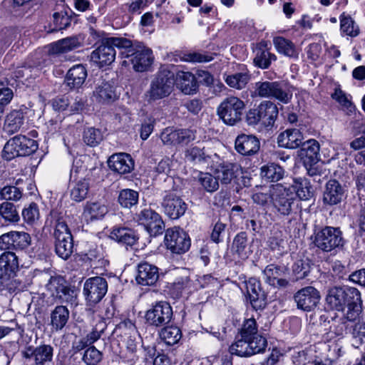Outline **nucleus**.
Here are the masks:
<instances>
[{
	"label": "nucleus",
	"instance_id": "1",
	"mask_svg": "<svg viewBox=\"0 0 365 365\" xmlns=\"http://www.w3.org/2000/svg\"><path fill=\"white\" fill-rule=\"evenodd\" d=\"M130 40L123 37H110L103 40L101 44L91 55V60L100 67L109 66L115 58V47L124 51L130 46Z\"/></svg>",
	"mask_w": 365,
	"mask_h": 365
},
{
	"label": "nucleus",
	"instance_id": "2",
	"mask_svg": "<svg viewBox=\"0 0 365 365\" xmlns=\"http://www.w3.org/2000/svg\"><path fill=\"white\" fill-rule=\"evenodd\" d=\"M130 46L120 52L123 58H129L133 68L137 72L147 71L153 62L152 51L139 42L133 43L130 40Z\"/></svg>",
	"mask_w": 365,
	"mask_h": 365
},
{
	"label": "nucleus",
	"instance_id": "3",
	"mask_svg": "<svg viewBox=\"0 0 365 365\" xmlns=\"http://www.w3.org/2000/svg\"><path fill=\"white\" fill-rule=\"evenodd\" d=\"M175 86L174 75L166 70L158 72L151 79L147 91L149 101H155L170 95Z\"/></svg>",
	"mask_w": 365,
	"mask_h": 365
},
{
	"label": "nucleus",
	"instance_id": "4",
	"mask_svg": "<svg viewBox=\"0 0 365 365\" xmlns=\"http://www.w3.org/2000/svg\"><path fill=\"white\" fill-rule=\"evenodd\" d=\"M270 197L274 207L282 215H291L297 206L294 192L291 187H284L281 184H277L272 187Z\"/></svg>",
	"mask_w": 365,
	"mask_h": 365
},
{
	"label": "nucleus",
	"instance_id": "5",
	"mask_svg": "<svg viewBox=\"0 0 365 365\" xmlns=\"http://www.w3.org/2000/svg\"><path fill=\"white\" fill-rule=\"evenodd\" d=\"M245 104L242 100L236 96L225 98L217 108V113L224 123L234 125L242 120Z\"/></svg>",
	"mask_w": 365,
	"mask_h": 365
},
{
	"label": "nucleus",
	"instance_id": "6",
	"mask_svg": "<svg viewBox=\"0 0 365 365\" xmlns=\"http://www.w3.org/2000/svg\"><path fill=\"white\" fill-rule=\"evenodd\" d=\"M37 149L38 143L36 140L19 135L8 140L4 147L2 156L10 160L16 157L30 155Z\"/></svg>",
	"mask_w": 365,
	"mask_h": 365
},
{
	"label": "nucleus",
	"instance_id": "7",
	"mask_svg": "<svg viewBox=\"0 0 365 365\" xmlns=\"http://www.w3.org/2000/svg\"><path fill=\"white\" fill-rule=\"evenodd\" d=\"M55 250L58 257L67 259L73 253V237L66 220L63 217L56 220L55 230Z\"/></svg>",
	"mask_w": 365,
	"mask_h": 365
},
{
	"label": "nucleus",
	"instance_id": "8",
	"mask_svg": "<svg viewBox=\"0 0 365 365\" xmlns=\"http://www.w3.org/2000/svg\"><path fill=\"white\" fill-rule=\"evenodd\" d=\"M314 243L323 252H328L342 247L345 240L339 227L325 226L316 232Z\"/></svg>",
	"mask_w": 365,
	"mask_h": 365
},
{
	"label": "nucleus",
	"instance_id": "9",
	"mask_svg": "<svg viewBox=\"0 0 365 365\" xmlns=\"http://www.w3.org/2000/svg\"><path fill=\"white\" fill-rule=\"evenodd\" d=\"M173 308L165 301H160L153 304L145 312L146 323L154 327H160L168 324L173 319Z\"/></svg>",
	"mask_w": 365,
	"mask_h": 365
},
{
	"label": "nucleus",
	"instance_id": "10",
	"mask_svg": "<svg viewBox=\"0 0 365 365\" xmlns=\"http://www.w3.org/2000/svg\"><path fill=\"white\" fill-rule=\"evenodd\" d=\"M255 93L263 98H274L283 103H288L292 97V92L277 81L257 82Z\"/></svg>",
	"mask_w": 365,
	"mask_h": 365
},
{
	"label": "nucleus",
	"instance_id": "11",
	"mask_svg": "<svg viewBox=\"0 0 365 365\" xmlns=\"http://www.w3.org/2000/svg\"><path fill=\"white\" fill-rule=\"evenodd\" d=\"M46 289L60 303L73 304L76 300L75 290L68 286L66 280L60 276L51 277L46 284Z\"/></svg>",
	"mask_w": 365,
	"mask_h": 365
},
{
	"label": "nucleus",
	"instance_id": "12",
	"mask_svg": "<svg viewBox=\"0 0 365 365\" xmlns=\"http://www.w3.org/2000/svg\"><path fill=\"white\" fill-rule=\"evenodd\" d=\"M108 291V283L105 278L93 277L87 279L83 284V293L86 302L90 304L98 303Z\"/></svg>",
	"mask_w": 365,
	"mask_h": 365
},
{
	"label": "nucleus",
	"instance_id": "13",
	"mask_svg": "<svg viewBox=\"0 0 365 365\" xmlns=\"http://www.w3.org/2000/svg\"><path fill=\"white\" fill-rule=\"evenodd\" d=\"M345 296L343 297V312L346 307L345 317L349 321L356 320L362 311V302L359 291L351 287H344Z\"/></svg>",
	"mask_w": 365,
	"mask_h": 365
},
{
	"label": "nucleus",
	"instance_id": "14",
	"mask_svg": "<svg viewBox=\"0 0 365 365\" xmlns=\"http://www.w3.org/2000/svg\"><path fill=\"white\" fill-rule=\"evenodd\" d=\"M165 244L172 252L182 254L189 250L190 240L182 230L175 227L166 230Z\"/></svg>",
	"mask_w": 365,
	"mask_h": 365
},
{
	"label": "nucleus",
	"instance_id": "15",
	"mask_svg": "<svg viewBox=\"0 0 365 365\" xmlns=\"http://www.w3.org/2000/svg\"><path fill=\"white\" fill-rule=\"evenodd\" d=\"M161 206L164 213L173 220L182 216L187 208L185 201L174 191L165 192Z\"/></svg>",
	"mask_w": 365,
	"mask_h": 365
},
{
	"label": "nucleus",
	"instance_id": "16",
	"mask_svg": "<svg viewBox=\"0 0 365 365\" xmlns=\"http://www.w3.org/2000/svg\"><path fill=\"white\" fill-rule=\"evenodd\" d=\"M136 220L145 227L150 235H160L165 230V224L160 215L150 208H145L137 214Z\"/></svg>",
	"mask_w": 365,
	"mask_h": 365
},
{
	"label": "nucleus",
	"instance_id": "17",
	"mask_svg": "<svg viewBox=\"0 0 365 365\" xmlns=\"http://www.w3.org/2000/svg\"><path fill=\"white\" fill-rule=\"evenodd\" d=\"M31 242L30 235L25 232L11 231L0 236V249L6 250L11 248L25 250Z\"/></svg>",
	"mask_w": 365,
	"mask_h": 365
},
{
	"label": "nucleus",
	"instance_id": "18",
	"mask_svg": "<svg viewBox=\"0 0 365 365\" xmlns=\"http://www.w3.org/2000/svg\"><path fill=\"white\" fill-rule=\"evenodd\" d=\"M319 292L312 286L299 289L294 296L298 309L305 312L314 310L320 301Z\"/></svg>",
	"mask_w": 365,
	"mask_h": 365
},
{
	"label": "nucleus",
	"instance_id": "19",
	"mask_svg": "<svg viewBox=\"0 0 365 365\" xmlns=\"http://www.w3.org/2000/svg\"><path fill=\"white\" fill-rule=\"evenodd\" d=\"M250 304L255 310L263 309L267 305V294L256 278H250L246 283Z\"/></svg>",
	"mask_w": 365,
	"mask_h": 365
},
{
	"label": "nucleus",
	"instance_id": "20",
	"mask_svg": "<svg viewBox=\"0 0 365 365\" xmlns=\"http://www.w3.org/2000/svg\"><path fill=\"white\" fill-rule=\"evenodd\" d=\"M19 259L13 252H4L0 255V279L6 281L15 276L19 270Z\"/></svg>",
	"mask_w": 365,
	"mask_h": 365
},
{
	"label": "nucleus",
	"instance_id": "21",
	"mask_svg": "<svg viewBox=\"0 0 365 365\" xmlns=\"http://www.w3.org/2000/svg\"><path fill=\"white\" fill-rule=\"evenodd\" d=\"M260 148L259 139L253 135L241 134L235 141V148L237 153L242 155H252L256 154Z\"/></svg>",
	"mask_w": 365,
	"mask_h": 365
},
{
	"label": "nucleus",
	"instance_id": "22",
	"mask_svg": "<svg viewBox=\"0 0 365 365\" xmlns=\"http://www.w3.org/2000/svg\"><path fill=\"white\" fill-rule=\"evenodd\" d=\"M159 278L158 268L148 262L140 263L138 266L135 280L142 286L154 285Z\"/></svg>",
	"mask_w": 365,
	"mask_h": 365
},
{
	"label": "nucleus",
	"instance_id": "23",
	"mask_svg": "<svg viewBox=\"0 0 365 365\" xmlns=\"http://www.w3.org/2000/svg\"><path fill=\"white\" fill-rule=\"evenodd\" d=\"M109 168L119 173L126 174L131 172L134 168V161L129 154L120 153L112 155L108 160Z\"/></svg>",
	"mask_w": 365,
	"mask_h": 365
},
{
	"label": "nucleus",
	"instance_id": "24",
	"mask_svg": "<svg viewBox=\"0 0 365 365\" xmlns=\"http://www.w3.org/2000/svg\"><path fill=\"white\" fill-rule=\"evenodd\" d=\"M299 150V156L303 160L305 165H316L319 160V144L314 139L302 143Z\"/></svg>",
	"mask_w": 365,
	"mask_h": 365
},
{
	"label": "nucleus",
	"instance_id": "25",
	"mask_svg": "<svg viewBox=\"0 0 365 365\" xmlns=\"http://www.w3.org/2000/svg\"><path fill=\"white\" fill-rule=\"evenodd\" d=\"M344 197V189L336 180H330L326 184L324 192V201L325 203L334 205L341 202Z\"/></svg>",
	"mask_w": 365,
	"mask_h": 365
},
{
	"label": "nucleus",
	"instance_id": "26",
	"mask_svg": "<svg viewBox=\"0 0 365 365\" xmlns=\"http://www.w3.org/2000/svg\"><path fill=\"white\" fill-rule=\"evenodd\" d=\"M302 140L303 135L299 130L287 129L278 135L277 143L279 147L294 149L302 144Z\"/></svg>",
	"mask_w": 365,
	"mask_h": 365
},
{
	"label": "nucleus",
	"instance_id": "27",
	"mask_svg": "<svg viewBox=\"0 0 365 365\" xmlns=\"http://www.w3.org/2000/svg\"><path fill=\"white\" fill-rule=\"evenodd\" d=\"M262 124L267 129L272 128L277 118L279 110L277 105L269 101L262 102L259 105Z\"/></svg>",
	"mask_w": 365,
	"mask_h": 365
},
{
	"label": "nucleus",
	"instance_id": "28",
	"mask_svg": "<svg viewBox=\"0 0 365 365\" xmlns=\"http://www.w3.org/2000/svg\"><path fill=\"white\" fill-rule=\"evenodd\" d=\"M81 46V42L77 36L67 37L57 41L49 45L50 55H59L69 52Z\"/></svg>",
	"mask_w": 365,
	"mask_h": 365
},
{
	"label": "nucleus",
	"instance_id": "29",
	"mask_svg": "<svg viewBox=\"0 0 365 365\" xmlns=\"http://www.w3.org/2000/svg\"><path fill=\"white\" fill-rule=\"evenodd\" d=\"M87 71L84 66L78 64L71 68L66 77V83L71 88H78L85 82Z\"/></svg>",
	"mask_w": 365,
	"mask_h": 365
},
{
	"label": "nucleus",
	"instance_id": "30",
	"mask_svg": "<svg viewBox=\"0 0 365 365\" xmlns=\"http://www.w3.org/2000/svg\"><path fill=\"white\" fill-rule=\"evenodd\" d=\"M110 237L118 243L128 246L133 245L138 240V237L135 232L133 230L125 227H113L110 232Z\"/></svg>",
	"mask_w": 365,
	"mask_h": 365
},
{
	"label": "nucleus",
	"instance_id": "31",
	"mask_svg": "<svg viewBox=\"0 0 365 365\" xmlns=\"http://www.w3.org/2000/svg\"><path fill=\"white\" fill-rule=\"evenodd\" d=\"M178 87L182 93L190 95L195 93L198 85L195 76L190 72L181 71L178 73Z\"/></svg>",
	"mask_w": 365,
	"mask_h": 365
},
{
	"label": "nucleus",
	"instance_id": "32",
	"mask_svg": "<svg viewBox=\"0 0 365 365\" xmlns=\"http://www.w3.org/2000/svg\"><path fill=\"white\" fill-rule=\"evenodd\" d=\"M238 170V165L231 163L220 164L215 169V174L217 180L222 184H230L236 177V172Z\"/></svg>",
	"mask_w": 365,
	"mask_h": 365
},
{
	"label": "nucleus",
	"instance_id": "33",
	"mask_svg": "<svg viewBox=\"0 0 365 365\" xmlns=\"http://www.w3.org/2000/svg\"><path fill=\"white\" fill-rule=\"evenodd\" d=\"M93 98L99 103H109L116 99V94L110 83L102 82L93 91Z\"/></svg>",
	"mask_w": 365,
	"mask_h": 365
},
{
	"label": "nucleus",
	"instance_id": "34",
	"mask_svg": "<svg viewBox=\"0 0 365 365\" xmlns=\"http://www.w3.org/2000/svg\"><path fill=\"white\" fill-rule=\"evenodd\" d=\"M232 251L242 259L248 258L251 251L247 247V236L245 232H241L235 237Z\"/></svg>",
	"mask_w": 365,
	"mask_h": 365
},
{
	"label": "nucleus",
	"instance_id": "35",
	"mask_svg": "<svg viewBox=\"0 0 365 365\" xmlns=\"http://www.w3.org/2000/svg\"><path fill=\"white\" fill-rule=\"evenodd\" d=\"M284 174V169L275 163H269L260 168V176L267 182H277L282 179Z\"/></svg>",
	"mask_w": 365,
	"mask_h": 365
},
{
	"label": "nucleus",
	"instance_id": "36",
	"mask_svg": "<svg viewBox=\"0 0 365 365\" xmlns=\"http://www.w3.org/2000/svg\"><path fill=\"white\" fill-rule=\"evenodd\" d=\"M300 200H307L312 197L309 181L304 178L294 179L293 183L289 187Z\"/></svg>",
	"mask_w": 365,
	"mask_h": 365
},
{
	"label": "nucleus",
	"instance_id": "37",
	"mask_svg": "<svg viewBox=\"0 0 365 365\" xmlns=\"http://www.w3.org/2000/svg\"><path fill=\"white\" fill-rule=\"evenodd\" d=\"M343 288L344 287H334L329 289L326 302L331 309L343 312V297L345 296Z\"/></svg>",
	"mask_w": 365,
	"mask_h": 365
},
{
	"label": "nucleus",
	"instance_id": "38",
	"mask_svg": "<svg viewBox=\"0 0 365 365\" xmlns=\"http://www.w3.org/2000/svg\"><path fill=\"white\" fill-rule=\"evenodd\" d=\"M53 349L50 345H41L32 350L31 354L34 360L35 365H46L51 361Z\"/></svg>",
	"mask_w": 365,
	"mask_h": 365
},
{
	"label": "nucleus",
	"instance_id": "39",
	"mask_svg": "<svg viewBox=\"0 0 365 365\" xmlns=\"http://www.w3.org/2000/svg\"><path fill=\"white\" fill-rule=\"evenodd\" d=\"M263 273L266 277L267 282L272 286L284 287L288 284L286 279L280 277L282 275L281 269L274 264L267 265Z\"/></svg>",
	"mask_w": 365,
	"mask_h": 365
},
{
	"label": "nucleus",
	"instance_id": "40",
	"mask_svg": "<svg viewBox=\"0 0 365 365\" xmlns=\"http://www.w3.org/2000/svg\"><path fill=\"white\" fill-rule=\"evenodd\" d=\"M24 121V115L22 110L11 111L5 120L4 130L9 133H14L19 130Z\"/></svg>",
	"mask_w": 365,
	"mask_h": 365
},
{
	"label": "nucleus",
	"instance_id": "41",
	"mask_svg": "<svg viewBox=\"0 0 365 365\" xmlns=\"http://www.w3.org/2000/svg\"><path fill=\"white\" fill-rule=\"evenodd\" d=\"M69 318V311L66 306L59 305L51 314V325L55 329L60 330L66 324Z\"/></svg>",
	"mask_w": 365,
	"mask_h": 365
},
{
	"label": "nucleus",
	"instance_id": "42",
	"mask_svg": "<svg viewBox=\"0 0 365 365\" xmlns=\"http://www.w3.org/2000/svg\"><path fill=\"white\" fill-rule=\"evenodd\" d=\"M108 207L99 202H88L84 209V216L87 220L101 219L108 212Z\"/></svg>",
	"mask_w": 365,
	"mask_h": 365
},
{
	"label": "nucleus",
	"instance_id": "43",
	"mask_svg": "<svg viewBox=\"0 0 365 365\" xmlns=\"http://www.w3.org/2000/svg\"><path fill=\"white\" fill-rule=\"evenodd\" d=\"M273 43L279 53L289 57H297L298 54L295 46L291 41L281 36H277L274 38Z\"/></svg>",
	"mask_w": 365,
	"mask_h": 365
},
{
	"label": "nucleus",
	"instance_id": "44",
	"mask_svg": "<svg viewBox=\"0 0 365 365\" xmlns=\"http://www.w3.org/2000/svg\"><path fill=\"white\" fill-rule=\"evenodd\" d=\"M255 53V56L253 62L256 66L262 69L267 68L271 64L272 61L276 59L274 54L261 47L256 48Z\"/></svg>",
	"mask_w": 365,
	"mask_h": 365
},
{
	"label": "nucleus",
	"instance_id": "45",
	"mask_svg": "<svg viewBox=\"0 0 365 365\" xmlns=\"http://www.w3.org/2000/svg\"><path fill=\"white\" fill-rule=\"evenodd\" d=\"M160 331L161 339L168 345L177 344L182 337L181 330L176 326H164Z\"/></svg>",
	"mask_w": 365,
	"mask_h": 365
},
{
	"label": "nucleus",
	"instance_id": "46",
	"mask_svg": "<svg viewBox=\"0 0 365 365\" xmlns=\"http://www.w3.org/2000/svg\"><path fill=\"white\" fill-rule=\"evenodd\" d=\"M250 80V75L247 72H240L227 75L225 81L231 88L241 90L244 88Z\"/></svg>",
	"mask_w": 365,
	"mask_h": 365
},
{
	"label": "nucleus",
	"instance_id": "47",
	"mask_svg": "<svg viewBox=\"0 0 365 365\" xmlns=\"http://www.w3.org/2000/svg\"><path fill=\"white\" fill-rule=\"evenodd\" d=\"M139 194L137 191L131 189H123L120 191L118 201L121 207L131 208L137 205Z\"/></svg>",
	"mask_w": 365,
	"mask_h": 365
},
{
	"label": "nucleus",
	"instance_id": "48",
	"mask_svg": "<svg viewBox=\"0 0 365 365\" xmlns=\"http://www.w3.org/2000/svg\"><path fill=\"white\" fill-rule=\"evenodd\" d=\"M0 215L9 222H17L20 219L16 206L7 201L0 204Z\"/></svg>",
	"mask_w": 365,
	"mask_h": 365
},
{
	"label": "nucleus",
	"instance_id": "49",
	"mask_svg": "<svg viewBox=\"0 0 365 365\" xmlns=\"http://www.w3.org/2000/svg\"><path fill=\"white\" fill-rule=\"evenodd\" d=\"M230 352L231 354L242 357L252 356L248 339L241 337L240 339L237 340L230 346Z\"/></svg>",
	"mask_w": 365,
	"mask_h": 365
},
{
	"label": "nucleus",
	"instance_id": "50",
	"mask_svg": "<svg viewBox=\"0 0 365 365\" xmlns=\"http://www.w3.org/2000/svg\"><path fill=\"white\" fill-rule=\"evenodd\" d=\"M185 159L194 163H201L207 162L210 158L204 149H201L197 146L187 148L185 153Z\"/></svg>",
	"mask_w": 365,
	"mask_h": 365
},
{
	"label": "nucleus",
	"instance_id": "51",
	"mask_svg": "<svg viewBox=\"0 0 365 365\" xmlns=\"http://www.w3.org/2000/svg\"><path fill=\"white\" fill-rule=\"evenodd\" d=\"M89 187V182L87 180H79L71 189V197L76 202L83 200L88 195Z\"/></svg>",
	"mask_w": 365,
	"mask_h": 365
},
{
	"label": "nucleus",
	"instance_id": "52",
	"mask_svg": "<svg viewBox=\"0 0 365 365\" xmlns=\"http://www.w3.org/2000/svg\"><path fill=\"white\" fill-rule=\"evenodd\" d=\"M103 140V135L99 129L88 128L83 132V140L89 146L95 147Z\"/></svg>",
	"mask_w": 365,
	"mask_h": 365
},
{
	"label": "nucleus",
	"instance_id": "53",
	"mask_svg": "<svg viewBox=\"0 0 365 365\" xmlns=\"http://www.w3.org/2000/svg\"><path fill=\"white\" fill-rule=\"evenodd\" d=\"M198 180L203 188L209 192H215L219 187V183L217 177H213L210 173H200L198 178Z\"/></svg>",
	"mask_w": 365,
	"mask_h": 365
},
{
	"label": "nucleus",
	"instance_id": "54",
	"mask_svg": "<svg viewBox=\"0 0 365 365\" xmlns=\"http://www.w3.org/2000/svg\"><path fill=\"white\" fill-rule=\"evenodd\" d=\"M268 245L271 250L277 251L279 254L285 252L287 242L282 237L280 232H276L268 240Z\"/></svg>",
	"mask_w": 365,
	"mask_h": 365
},
{
	"label": "nucleus",
	"instance_id": "55",
	"mask_svg": "<svg viewBox=\"0 0 365 365\" xmlns=\"http://www.w3.org/2000/svg\"><path fill=\"white\" fill-rule=\"evenodd\" d=\"M252 355L262 352L267 346L266 339L260 334H257L248 339Z\"/></svg>",
	"mask_w": 365,
	"mask_h": 365
},
{
	"label": "nucleus",
	"instance_id": "56",
	"mask_svg": "<svg viewBox=\"0 0 365 365\" xmlns=\"http://www.w3.org/2000/svg\"><path fill=\"white\" fill-rule=\"evenodd\" d=\"M241 337L250 339L253 336L259 334L257 333V322L254 318H250L244 322L243 326L240 331Z\"/></svg>",
	"mask_w": 365,
	"mask_h": 365
},
{
	"label": "nucleus",
	"instance_id": "57",
	"mask_svg": "<svg viewBox=\"0 0 365 365\" xmlns=\"http://www.w3.org/2000/svg\"><path fill=\"white\" fill-rule=\"evenodd\" d=\"M101 359V352L95 346L88 348L83 356V360L87 365H96Z\"/></svg>",
	"mask_w": 365,
	"mask_h": 365
},
{
	"label": "nucleus",
	"instance_id": "58",
	"mask_svg": "<svg viewBox=\"0 0 365 365\" xmlns=\"http://www.w3.org/2000/svg\"><path fill=\"white\" fill-rule=\"evenodd\" d=\"M341 30L350 36H356L359 34V29L350 17H344L341 19Z\"/></svg>",
	"mask_w": 365,
	"mask_h": 365
},
{
	"label": "nucleus",
	"instance_id": "59",
	"mask_svg": "<svg viewBox=\"0 0 365 365\" xmlns=\"http://www.w3.org/2000/svg\"><path fill=\"white\" fill-rule=\"evenodd\" d=\"M106 328V322L103 320H99V322L92 329V331L84 337L86 339V341H87L89 345L96 342L101 338V334L103 333Z\"/></svg>",
	"mask_w": 365,
	"mask_h": 365
},
{
	"label": "nucleus",
	"instance_id": "60",
	"mask_svg": "<svg viewBox=\"0 0 365 365\" xmlns=\"http://www.w3.org/2000/svg\"><path fill=\"white\" fill-rule=\"evenodd\" d=\"M293 273L297 279L307 277L310 272V264L307 259L297 260L292 267Z\"/></svg>",
	"mask_w": 365,
	"mask_h": 365
},
{
	"label": "nucleus",
	"instance_id": "61",
	"mask_svg": "<svg viewBox=\"0 0 365 365\" xmlns=\"http://www.w3.org/2000/svg\"><path fill=\"white\" fill-rule=\"evenodd\" d=\"M0 195L3 200L17 201L21 198L22 192L15 186H5L1 189Z\"/></svg>",
	"mask_w": 365,
	"mask_h": 365
},
{
	"label": "nucleus",
	"instance_id": "62",
	"mask_svg": "<svg viewBox=\"0 0 365 365\" xmlns=\"http://www.w3.org/2000/svg\"><path fill=\"white\" fill-rule=\"evenodd\" d=\"M22 217L27 223L34 222L39 217L38 205L34 202L31 203L28 207L23 210Z\"/></svg>",
	"mask_w": 365,
	"mask_h": 365
},
{
	"label": "nucleus",
	"instance_id": "63",
	"mask_svg": "<svg viewBox=\"0 0 365 365\" xmlns=\"http://www.w3.org/2000/svg\"><path fill=\"white\" fill-rule=\"evenodd\" d=\"M71 19L66 14L56 12L53 14V24L56 30L65 29L71 24Z\"/></svg>",
	"mask_w": 365,
	"mask_h": 365
},
{
	"label": "nucleus",
	"instance_id": "64",
	"mask_svg": "<svg viewBox=\"0 0 365 365\" xmlns=\"http://www.w3.org/2000/svg\"><path fill=\"white\" fill-rule=\"evenodd\" d=\"M352 334L353 346L358 348L365 342V324L356 325Z\"/></svg>",
	"mask_w": 365,
	"mask_h": 365
}]
</instances>
